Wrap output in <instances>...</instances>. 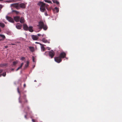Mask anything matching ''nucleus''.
Returning a JSON list of instances; mask_svg holds the SVG:
<instances>
[{
	"label": "nucleus",
	"mask_w": 122,
	"mask_h": 122,
	"mask_svg": "<svg viewBox=\"0 0 122 122\" xmlns=\"http://www.w3.org/2000/svg\"><path fill=\"white\" fill-rule=\"evenodd\" d=\"M25 57H22L21 58V60L22 61L24 59H25Z\"/></svg>",
	"instance_id": "cd10ccee"
},
{
	"label": "nucleus",
	"mask_w": 122,
	"mask_h": 122,
	"mask_svg": "<svg viewBox=\"0 0 122 122\" xmlns=\"http://www.w3.org/2000/svg\"><path fill=\"white\" fill-rule=\"evenodd\" d=\"M53 2L55 3H56L57 5L59 4V2L58 1L56 0H54L53 1Z\"/></svg>",
	"instance_id": "4be33fe9"
},
{
	"label": "nucleus",
	"mask_w": 122,
	"mask_h": 122,
	"mask_svg": "<svg viewBox=\"0 0 122 122\" xmlns=\"http://www.w3.org/2000/svg\"><path fill=\"white\" fill-rule=\"evenodd\" d=\"M7 1L9 2H12L13 1L12 0H9Z\"/></svg>",
	"instance_id": "7c9ffc66"
},
{
	"label": "nucleus",
	"mask_w": 122,
	"mask_h": 122,
	"mask_svg": "<svg viewBox=\"0 0 122 122\" xmlns=\"http://www.w3.org/2000/svg\"><path fill=\"white\" fill-rule=\"evenodd\" d=\"M39 43L37 42H36V43H37V44H39Z\"/></svg>",
	"instance_id": "58836bf2"
},
{
	"label": "nucleus",
	"mask_w": 122,
	"mask_h": 122,
	"mask_svg": "<svg viewBox=\"0 0 122 122\" xmlns=\"http://www.w3.org/2000/svg\"><path fill=\"white\" fill-rule=\"evenodd\" d=\"M17 91L18 92L20 95V96L19 98V102L21 103H22V102H23L24 103L27 102V100L26 99V95L24 94L23 96V99L24 100V101H23L22 99L21 98L20 93V91H19V88L18 87L17 88Z\"/></svg>",
	"instance_id": "f03ea898"
},
{
	"label": "nucleus",
	"mask_w": 122,
	"mask_h": 122,
	"mask_svg": "<svg viewBox=\"0 0 122 122\" xmlns=\"http://www.w3.org/2000/svg\"><path fill=\"white\" fill-rule=\"evenodd\" d=\"M29 63V61H27L26 63V64L25 65V66L24 68V69H25V68H26L28 66Z\"/></svg>",
	"instance_id": "dca6fc26"
},
{
	"label": "nucleus",
	"mask_w": 122,
	"mask_h": 122,
	"mask_svg": "<svg viewBox=\"0 0 122 122\" xmlns=\"http://www.w3.org/2000/svg\"><path fill=\"white\" fill-rule=\"evenodd\" d=\"M32 121H33L34 122V120H33V119H32Z\"/></svg>",
	"instance_id": "4c0bfd02"
},
{
	"label": "nucleus",
	"mask_w": 122,
	"mask_h": 122,
	"mask_svg": "<svg viewBox=\"0 0 122 122\" xmlns=\"http://www.w3.org/2000/svg\"><path fill=\"white\" fill-rule=\"evenodd\" d=\"M1 29H0V32H1Z\"/></svg>",
	"instance_id": "37998d69"
},
{
	"label": "nucleus",
	"mask_w": 122,
	"mask_h": 122,
	"mask_svg": "<svg viewBox=\"0 0 122 122\" xmlns=\"http://www.w3.org/2000/svg\"><path fill=\"white\" fill-rule=\"evenodd\" d=\"M17 63V62L15 61H14L13 62V65H15Z\"/></svg>",
	"instance_id": "a878e982"
},
{
	"label": "nucleus",
	"mask_w": 122,
	"mask_h": 122,
	"mask_svg": "<svg viewBox=\"0 0 122 122\" xmlns=\"http://www.w3.org/2000/svg\"><path fill=\"white\" fill-rule=\"evenodd\" d=\"M1 75L3 76H5L6 75V72H4L3 74H1Z\"/></svg>",
	"instance_id": "393cba45"
},
{
	"label": "nucleus",
	"mask_w": 122,
	"mask_h": 122,
	"mask_svg": "<svg viewBox=\"0 0 122 122\" xmlns=\"http://www.w3.org/2000/svg\"><path fill=\"white\" fill-rule=\"evenodd\" d=\"M39 27L40 29L43 28L45 30H46L47 29V27L46 24H44V23L42 21H40L39 25H37Z\"/></svg>",
	"instance_id": "20e7f679"
},
{
	"label": "nucleus",
	"mask_w": 122,
	"mask_h": 122,
	"mask_svg": "<svg viewBox=\"0 0 122 122\" xmlns=\"http://www.w3.org/2000/svg\"><path fill=\"white\" fill-rule=\"evenodd\" d=\"M14 70V69H13L12 70V71H13Z\"/></svg>",
	"instance_id": "79ce46f5"
},
{
	"label": "nucleus",
	"mask_w": 122,
	"mask_h": 122,
	"mask_svg": "<svg viewBox=\"0 0 122 122\" xmlns=\"http://www.w3.org/2000/svg\"><path fill=\"white\" fill-rule=\"evenodd\" d=\"M23 28L24 30H28V27L26 24H24L23 25Z\"/></svg>",
	"instance_id": "ddd939ff"
},
{
	"label": "nucleus",
	"mask_w": 122,
	"mask_h": 122,
	"mask_svg": "<svg viewBox=\"0 0 122 122\" xmlns=\"http://www.w3.org/2000/svg\"><path fill=\"white\" fill-rule=\"evenodd\" d=\"M25 118H27V117H26V115H25Z\"/></svg>",
	"instance_id": "e433bc0d"
},
{
	"label": "nucleus",
	"mask_w": 122,
	"mask_h": 122,
	"mask_svg": "<svg viewBox=\"0 0 122 122\" xmlns=\"http://www.w3.org/2000/svg\"><path fill=\"white\" fill-rule=\"evenodd\" d=\"M11 5L15 7L17 9H20V7L22 8H25L26 7L25 4L24 3L19 4L18 3H15L11 4Z\"/></svg>",
	"instance_id": "f257e3e1"
},
{
	"label": "nucleus",
	"mask_w": 122,
	"mask_h": 122,
	"mask_svg": "<svg viewBox=\"0 0 122 122\" xmlns=\"http://www.w3.org/2000/svg\"><path fill=\"white\" fill-rule=\"evenodd\" d=\"M23 64H24L23 63H22L21 64L20 66L19 67H18L17 69L16 70V71H18L22 67V66H23Z\"/></svg>",
	"instance_id": "6ab92c4d"
},
{
	"label": "nucleus",
	"mask_w": 122,
	"mask_h": 122,
	"mask_svg": "<svg viewBox=\"0 0 122 122\" xmlns=\"http://www.w3.org/2000/svg\"><path fill=\"white\" fill-rule=\"evenodd\" d=\"M0 26L2 28H3L5 26V25L3 23L0 22Z\"/></svg>",
	"instance_id": "a211bd4d"
},
{
	"label": "nucleus",
	"mask_w": 122,
	"mask_h": 122,
	"mask_svg": "<svg viewBox=\"0 0 122 122\" xmlns=\"http://www.w3.org/2000/svg\"><path fill=\"white\" fill-rule=\"evenodd\" d=\"M66 54L64 52L61 53L59 55V56L62 59L66 57Z\"/></svg>",
	"instance_id": "0eeeda50"
},
{
	"label": "nucleus",
	"mask_w": 122,
	"mask_h": 122,
	"mask_svg": "<svg viewBox=\"0 0 122 122\" xmlns=\"http://www.w3.org/2000/svg\"><path fill=\"white\" fill-rule=\"evenodd\" d=\"M41 50L42 51H45V48L43 46H42L41 47Z\"/></svg>",
	"instance_id": "5701e85b"
},
{
	"label": "nucleus",
	"mask_w": 122,
	"mask_h": 122,
	"mask_svg": "<svg viewBox=\"0 0 122 122\" xmlns=\"http://www.w3.org/2000/svg\"><path fill=\"white\" fill-rule=\"evenodd\" d=\"M41 35L40 34H38L37 35V36H41Z\"/></svg>",
	"instance_id": "72a5a7b5"
},
{
	"label": "nucleus",
	"mask_w": 122,
	"mask_h": 122,
	"mask_svg": "<svg viewBox=\"0 0 122 122\" xmlns=\"http://www.w3.org/2000/svg\"><path fill=\"white\" fill-rule=\"evenodd\" d=\"M12 44V45H15V44Z\"/></svg>",
	"instance_id": "c03bdc74"
},
{
	"label": "nucleus",
	"mask_w": 122,
	"mask_h": 122,
	"mask_svg": "<svg viewBox=\"0 0 122 122\" xmlns=\"http://www.w3.org/2000/svg\"><path fill=\"white\" fill-rule=\"evenodd\" d=\"M5 48H7V47H8V46H5Z\"/></svg>",
	"instance_id": "a19ab883"
},
{
	"label": "nucleus",
	"mask_w": 122,
	"mask_h": 122,
	"mask_svg": "<svg viewBox=\"0 0 122 122\" xmlns=\"http://www.w3.org/2000/svg\"><path fill=\"white\" fill-rule=\"evenodd\" d=\"M44 1L45 2H47L48 3H51V1L50 0H44Z\"/></svg>",
	"instance_id": "b1692460"
},
{
	"label": "nucleus",
	"mask_w": 122,
	"mask_h": 122,
	"mask_svg": "<svg viewBox=\"0 0 122 122\" xmlns=\"http://www.w3.org/2000/svg\"><path fill=\"white\" fill-rule=\"evenodd\" d=\"M38 4L40 6V9L41 11L42 12H44L45 10L46 7V4L43 2L40 1L39 2Z\"/></svg>",
	"instance_id": "7ed1b4c3"
},
{
	"label": "nucleus",
	"mask_w": 122,
	"mask_h": 122,
	"mask_svg": "<svg viewBox=\"0 0 122 122\" xmlns=\"http://www.w3.org/2000/svg\"><path fill=\"white\" fill-rule=\"evenodd\" d=\"M16 27L17 29H20L22 27V25L20 23H18L16 25Z\"/></svg>",
	"instance_id": "f8f14e48"
},
{
	"label": "nucleus",
	"mask_w": 122,
	"mask_h": 122,
	"mask_svg": "<svg viewBox=\"0 0 122 122\" xmlns=\"http://www.w3.org/2000/svg\"><path fill=\"white\" fill-rule=\"evenodd\" d=\"M20 22L21 23H22L24 22V18L23 17H22L20 19Z\"/></svg>",
	"instance_id": "f3484780"
},
{
	"label": "nucleus",
	"mask_w": 122,
	"mask_h": 122,
	"mask_svg": "<svg viewBox=\"0 0 122 122\" xmlns=\"http://www.w3.org/2000/svg\"><path fill=\"white\" fill-rule=\"evenodd\" d=\"M45 14L46 16H47L48 15L47 14V12H45Z\"/></svg>",
	"instance_id": "c85d7f7f"
},
{
	"label": "nucleus",
	"mask_w": 122,
	"mask_h": 122,
	"mask_svg": "<svg viewBox=\"0 0 122 122\" xmlns=\"http://www.w3.org/2000/svg\"><path fill=\"white\" fill-rule=\"evenodd\" d=\"M6 18L10 22L12 23H14V21L13 19L11 17L8 16H7L6 17Z\"/></svg>",
	"instance_id": "6e6552de"
},
{
	"label": "nucleus",
	"mask_w": 122,
	"mask_h": 122,
	"mask_svg": "<svg viewBox=\"0 0 122 122\" xmlns=\"http://www.w3.org/2000/svg\"><path fill=\"white\" fill-rule=\"evenodd\" d=\"M33 27L32 26H29L28 28V30L29 31L31 32H32L33 31Z\"/></svg>",
	"instance_id": "4468645a"
},
{
	"label": "nucleus",
	"mask_w": 122,
	"mask_h": 122,
	"mask_svg": "<svg viewBox=\"0 0 122 122\" xmlns=\"http://www.w3.org/2000/svg\"><path fill=\"white\" fill-rule=\"evenodd\" d=\"M2 8V6L1 5H0V10Z\"/></svg>",
	"instance_id": "2f4dec72"
},
{
	"label": "nucleus",
	"mask_w": 122,
	"mask_h": 122,
	"mask_svg": "<svg viewBox=\"0 0 122 122\" xmlns=\"http://www.w3.org/2000/svg\"><path fill=\"white\" fill-rule=\"evenodd\" d=\"M47 49L48 50H50L51 49V48L50 47H47Z\"/></svg>",
	"instance_id": "c9c22d12"
},
{
	"label": "nucleus",
	"mask_w": 122,
	"mask_h": 122,
	"mask_svg": "<svg viewBox=\"0 0 122 122\" xmlns=\"http://www.w3.org/2000/svg\"><path fill=\"white\" fill-rule=\"evenodd\" d=\"M14 20L16 22H19L20 20V18L19 16H16L14 17Z\"/></svg>",
	"instance_id": "1a4fd4ad"
},
{
	"label": "nucleus",
	"mask_w": 122,
	"mask_h": 122,
	"mask_svg": "<svg viewBox=\"0 0 122 122\" xmlns=\"http://www.w3.org/2000/svg\"><path fill=\"white\" fill-rule=\"evenodd\" d=\"M12 11L13 12H15L17 15L19 13V12L17 11L13 10Z\"/></svg>",
	"instance_id": "412c9836"
},
{
	"label": "nucleus",
	"mask_w": 122,
	"mask_h": 122,
	"mask_svg": "<svg viewBox=\"0 0 122 122\" xmlns=\"http://www.w3.org/2000/svg\"><path fill=\"white\" fill-rule=\"evenodd\" d=\"M29 48L31 52H33L34 51L35 49L33 47L29 46Z\"/></svg>",
	"instance_id": "2eb2a0df"
},
{
	"label": "nucleus",
	"mask_w": 122,
	"mask_h": 122,
	"mask_svg": "<svg viewBox=\"0 0 122 122\" xmlns=\"http://www.w3.org/2000/svg\"><path fill=\"white\" fill-rule=\"evenodd\" d=\"M54 60L55 61L58 63H60L62 61L61 58L59 56L55 57Z\"/></svg>",
	"instance_id": "423d86ee"
},
{
	"label": "nucleus",
	"mask_w": 122,
	"mask_h": 122,
	"mask_svg": "<svg viewBox=\"0 0 122 122\" xmlns=\"http://www.w3.org/2000/svg\"><path fill=\"white\" fill-rule=\"evenodd\" d=\"M42 36L43 37V35H42Z\"/></svg>",
	"instance_id": "a18cd8bd"
},
{
	"label": "nucleus",
	"mask_w": 122,
	"mask_h": 122,
	"mask_svg": "<svg viewBox=\"0 0 122 122\" xmlns=\"http://www.w3.org/2000/svg\"><path fill=\"white\" fill-rule=\"evenodd\" d=\"M55 53L52 50H51L49 52V56L51 57V58H52L54 56Z\"/></svg>",
	"instance_id": "39448f33"
},
{
	"label": "nucleus",
	"mask_w": 122,
	"mask_h": 122,
	"mask_svg": "<svg viewBox=\"0 0 122 122\" xmlns=\"http://www.w3.org/2000/svg\"><path fill=\"white\" fill-rule=\"evenodd\" d=\"M5 38V36L4 35L0 34V41L4 40Z\"/></svg>",
	"instance_id": "9b49d317"
},
{
	"label": "nucleus",
	"mask_w": 122,
	"mask_h": 122,
	"mask_svg": "<svg viewBox=\"0 0 122 122\" xmlns=\"http://www.w3.org/2000/svg\"><path fill=\"white\" fill-rule=\"evenodd\" d=\"M55 9L56 10H57V12H58L59 11V10H58V8L56 7H55Z\"/></svg>",
	"instance_id": "c756f323"
},
{
	"label": "nucleus",
	"mask_w": 122,
	"mask_h": 122,
	"mask_svg": "<svg viewBox=\"0 0 122 122\" xmlns=\"http://www.w3.org/2000/svg\"><path fill=\"white\" fill-rule=\"evenodd\" d=\"M26 86V85L25 84H24V87H25Z\"/></svg>",
	"instance_id": "473e14b6"
},
{
	"label": "nucleus",
	"mask_w": 122,
	"mask_h": 122,
	"mask_svg": "<svg viewBox=\"0 0 122 122\" xmlns=\"http://www.w3.org/2000/svg\"><path fill=\"white\" fill-rule=\"evenodd\" d=\"M31 37L33 40H37L38 38V36L36 35H33Z\"/></svg>",
	"instance_id": "9d476101"
},
{
	"label": "nucleus",
	"mask_w": 122,
	"mask_h": 122,
	"mask_svg": "<svg viewBox=\"0 0 122 122\" xmlns=\"http://www.w3.org/2000/svg\"><path fill=\"white\" fill-rule=\"evenodd\" d=\"M32 61H33L34 62H35V57L34 56H33L32 57Z\"/></svg>",
	"instance_id": "bb28decb"
},
{
	"label": "nucleus",
	"mask_w": 122,
	"mask_h": 122,
	"mask_svg": "<svg viewBox=\"0 0 122 122\" xmlns=\"http://www.w3.org/2000/svg\"><path fill=\"white\" fill-rule=\"evenodd\" d=\"M34 82H36V80H35Z\"/></svg>",
	"instance_id": "ea45409f"
},
{
	"label": "nucleus",
	"mask_w": 122,
	"mask_h": 122,
	"mask_svg": "<svg viewBox=\"0 0 122 122\" xmlns=\"http://www.w3.org/2000/svg\"><path fill=\"white\" fill-rule=\"evenodd\" d=\"M39 44L41 45V46H43V45L42 44H41V43H39Z\"/></svg>",
	"instance_id": "f704fd0d"
},
{
	"label": "nucleus",
	"mask_w": 122,
	"mask_h": 122,
	"mask_svg": "<svg viewBox=\"0 0 122 122\" xmlns=\"http://www.w3.org/2000/svg\"><path fill=\"white\" fill-rule=\"evenodd\" d=\"M42 41L44 43H46L48 42L49 43H50L49 42H48L47 40H46L45 38H43L42 39Z\"/></svg>",
	"instance_id": "aec40b11"
},
{
	"label": "nucleus",
	"mask_w": 122,
	"mask_h": 122,
	"mask_svg": "<svg viewBox=\"0 0 122 122\" xmlns=\"http://www.w3.org/2000/svg\"><path fill=\"white\" fill-rule=\"evenodd\" d=\"M1 1V0H0V1Z\"/></svg>",
	"instance_id": "49530a36"
}]
</instances>
